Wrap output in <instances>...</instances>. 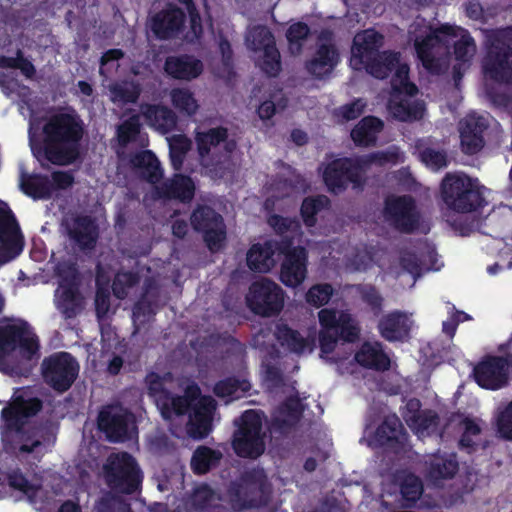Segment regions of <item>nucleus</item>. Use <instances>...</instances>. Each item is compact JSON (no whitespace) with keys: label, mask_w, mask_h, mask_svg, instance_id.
I'll return each instance as SVG.
<instances>
[{"label":"nucleus","mask_w":512,"mask_h":512,"mask_svg":"<svg viewBox=\"0 0 512 512\" xmlns=\"http://www.w3.org/2000/svg\"><path fill=\"white\" fill-rule=\"evenodd\" d=\"M43 408L40 398L30 387L16 388L0 413V435L7 451L32 453L42 442L39 429L31 419Z\"/></svg>","instance_id":"f257e3e1"},{"label":"nucleus","mask_w":512,"mask_h":512,"mask_svg":"<svg viewBox=\"0 0 512 512\" xmlns=\"http://www.w3.org/2000/svg\"><path fill=\"white\" fill-rule=\"evenodd\" d=\"M45 158L54 165H70L80 158L85 125L74 108L50 115L42 127Z\"/></svg>","instance_id":"f03ea898"},{"label":"nucleus","mask_w":512,"mask_h":512,"mask_svg":"<svg viewBox=\"0 0 512 512\" xmlns=\"http://www.w3.org/2000/svg\"><path fill=\"white\" fill-rule=\"evenodd\" d=\"M38 337L26 322L0 325V372L10 377L28 378L38 354Z\"/></svg>","instance_id":"7ed1b4c3"},{"label":"nucleus","mask_w":512,"mask_h":512,"mask_svg":"<svg viewBox=\"0 0 512 512\" xmlns=\"http://www.w3.org/2000/svg\"><path fill=\"white\" fill-rule=\"evenodd\" d=\"M426 34L421 42L418 41V58L423 66L431 73L440 74L448 67V38L458 37L455 42V55L458 60L469 61L476 53V45L470 34L452 26L443 25L440 28L426 27Z\"/></svg>","instance_id":"20e7f679"},{"label":"nucleus","mask_w":512,"mask_h":512,"mask_svg":"<svg viewBox=\"0 0 512 512\" xmlns=\"http://www.w3.org/2000/svg\"><path fill=\"white\" fill-rule=\"evenodd\" d=\"M384 37L374 29H366L357 33L351 48V66L356 70L364 69L376 79L384 80L396 71L400 63V53L380 51Z\"/></svg>","instance_id":"39448f33"},{"label":"nucleus","mask_w":512,"mask_h":512,"mask_svg":"<svg viewBox=\"0 0 512 512\" xmlns=\"http://www.w3.org/2000/svg\"><path fill=\"white\" fill-rule=\"evenodd\" d=\"M262 413L249 409L234 421L237 429L232 436V448L244 459H258L266 449V433L263 431Z\"/></svg>","instance_id":"423d86ee"},{"label":"nucleus","mask_w":512,"mask_h":512,"mask_svg":"<svg viewBox=\"0 0 512 512\" xmlns=\"http://www.w3.org/2000/svg\"><path fill=\"white\" fill-rule=\"evenodd\" d=\"M358 156L335 158L324 165L322 180L327 191L333 195L345 192L349 186L362 190L366 184V175Z\"/></svg>","instance_id":"0eeeda50"},{"label":"nucleus","mask_w":512,"mask_h":512,"mask_svg":"<svg viewBox=\"0 0 512 512\" xmlns=\"http://www.w3.org/2000/svg\"><path fill=\"white\" fill-rule=\"evenodd\" d=\"M442 198L448 208L468 213L482 201L476 182L464 173H448L441 184Z\"/></svg>","instance_id":"6e6552de"},{"label":"nucleus","mask_w":512,"mask_h":512,"mask_svg":"<svg viewBox=\"0 0 512 512\" xmlns=\"http://www.w3.org/2000/svg\"><path fill=\"white\" fill-rule=\"evenodd\" d=\"M104 470L108 486L117 493L131 495L141 487L142 471L128 452L111 455Z\"/></svg>","instance_id":"1a4fd4ad"},{"label":"nucleus","mask_w":512,"mask_h":512,"mask_svg":"<svg viewBox=\"0 0 512 512\" xmlns=\"http://www.w3.org/2000/svg\"><path fill=\"white\" fill-rule=\"evenodd\" d=\"M80 370L76 358L68 352H56L42 360L41 375L45 384L58 393L68 391Z\"/></svg>","instance_id":"9d476101"},{"label":"nucleus","mask_w":512,"mask_h":512,"mask_svg":"<svg viewBox=\"0 0 512 512\" xmlns=\"http://www.w3.org/2000/svg\"><path fill=\"white\" fill-rule=\"evenodd\" d=\"M407 64L398 66L391 77L388 109L393 118L400 121L416 120V103H409L408 96L416 95V84L409 80Z\"/></svg>","instance_id":"9b49d317"},{"label":"nucleus","mask_w":512,"mask_h":512,"mask_svg":"<svg viewBox=\"0 0 512 512\" xmlns=\"http://www.w3.org/2000/svg\"><path fill=\"white\" fill-rule=\"evenodd\" d=\"M486 78L497 82L512 79V29L499 32L483 63Z\"/></svg>","instance_id":"f8f14e48"},{"label":"nucleus","mask_w":512,"mask_h":512,"mask_svg":"<svg viewBox=\"0 0 512 512\" xmlns=\"http://www.w3.org/2000/svg\"><path fill=\"white\" fill-rule=\"evenodd\" d=\"M371 444L382 449L384 454L396 458L404 457L412 447L403 423L395 414L386 416L379 424L371 438Z\"/></svg>","instance_id":"ddd939ff"},{"label":"nucleus","mask_w":512,"mask_h":512,"mask_svg":"<svg viewBox=\"0 0 512 512\" xmlns=\"http://www.w3.org/2000/svg\"><path fill=\"white\" fill-rule=\"evenodd\" d=\"M284 291L275 282L262 279L251 284L247 296L249 308L257 315H278L284 307Z\"/></svg>","instance_id":"4468645a"},{"label":"nucleus","mask_w":512,"mask_h":512,"mask_svg":"<svg viewBox=\"0 0 512 512\" xmlns=\"http://www.w3.org/2000/svg\"><path fill=\"white\" fill-rule=\"evenodd\" d=\"M190 222L196 232L202 233L210 251H218L223 246L226 226L223 217L213 208L208 205H197L191 214Z\"/></svg>","instance_id":"2eb2a0df"},{"label":"nucleus","mask_w":512,"mask_h":512,"mask_svg":"<svg viewBox=\"0 0 512 512\" xmlns=\"http://www.w3.org/2000/svg\"><path fill=\"white\" fill-rule=\"evenodd\" d=\"M280 254L283 260L280 268V281L287 287L301 285L307 277L308 252L302 246H293L292 239L282 240Z\"/></svg>","instance_id":"dca6fc26"},{"label":"nucleus","mask_w":512,"mask_h":512,"mask_svg":"<svg viewBox=\"0 0 512 512\" xmlns=\"http://www.w3.org/2000/svg\"><path fill=\"white\" fill-rule=\"evenodd\" d=\"M383 216L395 229L410 233L416 229V200L407 195L385 198Z\"/></svg>","instance_id":"f3484780"},{"label":"nucleus","mask_w":512,"mask_h":512,"mask_svg":"<svg viewBox=\"0 0 512 512\" xmlns=\"http://www.w3.org/2000/svg\"><path fill=\"white\" fill-rule=\"evenodd\" d=\"M23 250V236L12 210L0 205V265L17 257Z\"/></svg>","instance_id":"a211bd4d"},{"label":"nucleus","mask_w":512,"mask_h":512,"mask_svg":"<svg viewBox=\"0 0 512 512\" xmlns=\"http://www.w3.org/2000/svg\"><path fill=\"white\" fill-rule=\"evenodd\" d=\"M133 415L118 405L104 407L98 415V429L111 442H123L129 438V426Z\"/></svg>","instance_id":"6ab92c4d"},{"label":"nucleus","mask_w":512,"mask_h":512,"mask_svg":"<svg viewBox=\"0 0 512 512\" xmlns=\"http://www.w3.org/2000/svg\"><path fill=\"white\" fill-rule=\"evenodd\" d=\"M185 21V12L175 4L169 3L151 17L150 29L158 40H170L182 32Z\"/></svg>","instance_id":"aec40b11"},{"label":"nucleus","mask_w":512,"mask_h":512,"mask_svg":"<svg viewBox=\"0 0 512 512\" xmlns=\"http://www.w3.org/2000/svg\"><path fill=\"white\" fill-rule=\"evenodd\" d=\"M195 183L185 174L174 173L170 178L160 181L153 188L154 198L163 201L190 203L195 197Z\"/></svg>","instance_id":"412c9836"},{"label":"nucleus","mask_w":512,"mask_h":512,"mask_svg":"<svg viewBox=\"0 0 512 512\" xmlns=\"http://www.w3.org/2000/svg\"><path fill=\"white\" fill-rule=\"evenodd\" d=\"M510 362L503 357H489L474 369L476 382L486 389H499L508 382Z\"/></svg>","instance_id":"4be33fe9"},{"label":"nucleus","mask_w":512,"mask_h":512,"mask_svg":"<svg viewBox=\"0 0 512 512\" xmlns=\"http://www.w3.org/2000/svg\"><path fill=\"white\" fill-rule=\"evenodd\" d=\"M215 410L216 402L212 397H202L194 403L187 422V433L191 438L202 440L209 435Z\"/></svg>","instance_id":"5701e85b"},{"label":"nucleus","mask_w":512,"mask_h":512,"mask_svg":"<svg viewBox=\"0 0 512 512\" xmlns=\"http://www.w3.org/2000/svg\"><path fill=\"white\" fill-rule=\"evenodd\" d=\"M340 61L339 52L333 43L317 45L314 55L305 62L306 71L315 79L330 75Z\"/></svg>","instance_id":"b1692460"},{"label":"nucleus","mask_w":512,"mask_h":512,"mask_svg":"<svg viewBox=\"0 0 512 512\" xmlns=\"http://www.w3.org/2000/svg\"><path fill=\"white\" fill-rule=\"evenodd\" d=\"M281 247L282 241L277 242L274 240L253 244L247 252L246 262L248 268L258 273L269 272L276 265L275 255L280 253Z\"/></svg>","instance_id":"393cba45"},{"label":"nucleus","mask_w":512,"mask_h":512,"mask_svg":"<svg viewBox=\"0 0 512 512\" xmlns=\"http://www.w3.org/2000/svg\"><path fill=\"white\" fill-rule=\"evenodd\" d=\"M165 73L173 79L192 80L203 71V64L193 56L183 54L168 56L164 62Z\"/></svg>","instance_id":"a878e982"},{"label":"nucleus","mask_w":512,"mask_h":512,"mask_svg":"<svg viewBox=\"0 0 512 512\" xmlns=\"http://www.w3.org/2000/svg\"><path fill=\"white\" fill-rule=\"evenodd\" d=\"M129 162L142 179L154 186L164 176L161 163L151 150H143L131 155Z\"/></svg>","instance_id":"bb28decb"},{"label":"nucleus","mask_w":512,"mask_h":512,"mask_svg":"<svg viewBox=\"0 0 512 512\" xmlns=\"http://www.w3.org/2000/svg\"><path fill=\"white\" fill-rule=\"evenodd\" d=\"M426 477L434 483L452 479L459 470V464L454 453H436L426 461Z\"/></svg>","instance_id":"cd10ccee"},{"label":"nucleus","mask_w":512,"mask_h":512,"mask_svg":"<svg viewBox=\"0 0 512 512\" xmlns=\"http://www.w3.org/2000/svg\"><path fill=\"white\" fill-rule=\"evenodd\" d=\"M354 358L360 366L375 371L384 372L391 366L390 358L380 342H364Z\"/></svg>","instance_id":"c85d7f7f"},{"label":"nucleus","mask_w":512,"mask_h":512,"mask_svg":"<svg viewBox=\"0 0 512 512\" xmlns=\"http://www.w3.org/2000/svg\"><path fill=\"white\" fill-rule=\"evenodd\" d=\"M378 331L386 341H403L410 332L409 319L400 311L390 312L379 320Z\"/></svg>","instance_id":"c756f323"},{"label":"nucleus","mask_w":512,"mask_h":512,"mask_svg":"<svg viewBox=\"0 0 512 512\" xmlns=\"http://www.w3.org/2000/svg\"><path fill=\"white\" fill-rule=\"evenodd\" d=\"M141 113L151 127L163 134L173 131L177 126V115L167 106L143 104L141 105Z\"/></svg>","instance_id":"7c9ffc66"},{"label":"nucleus","mask_w":512,"mask_h":512,"mask_svg":"<svg viewBox=\"0 0 512 512\" xmlns=\"http://www.w3.org/2000/svg\"><path fill=\"white\" fill-rule=\"evenodd\" d=\"M69 237L80 250H93L99 237L98 227L91 217L78 216L74 220V227L69 230Z\"/></svg>","instance_id":"2f4dec72"},{"label":"nucleus","mask_w":512,"mask_h":512,"mask_svg":"<svg viewBox=\"0 0 512 512\" xmlns=\"http://www.w3.org/2000/svg\"><path fill=\"white\" fill-rule=\"evenodd\" d=\"M384 122L376 116H365L351 130V138L357 146H375L378 134L383 130Z\"/></svg>","instance_id":"473e14b6"},{"label":"nucleus","mask_w":512,"mask_h":512,"mask_svg":"<svg viewBox=\"0 0 512 512\" xmlns=\"http://www.w3.org/2000/svg\"><path fill=\"white\" fill-rule=\"evenodd\" d=\"M274 335L280 345L286 347L290 352L302 354L306 350H313L314 339L309 340L303 337L299 331L292 329L285 323L276 325Z\"/></svg>","instance_id":"72a5a7b5"},{"label":"nucleus","mask_w":512,"mask_h":512,"mask_svg":"<svg viewBox=\"0 0 512 512\" xmlns=\"http://www.w3.org/2000/svg\"><path fill=\"white\" fill-rule=\"evenodd\" d=\"M320 324L319 345L322 354H331L340 340L334 329L335 309L323 308L318 312Z\"/></svg>","instance_id":"f704fd0d"},{"label":"nucleus","mask_w":512,"mask_h":512,"mask_svg":"<svg viewBox=\"0 0 512 512\" xmlns=\"http://www.w3.org/2000/svg\"><path fill=\"white\" fill-rule=\"evenodd\" d=\"M223 458L220 450L202 445L195 449L191 458V469L197 475L208 473L217 467Z\"/></svg>","instance_id":"c9c22d12"},{"label":"nucleus","mask_w":512,"mask_h":512,"mask_svg":"<svg viewBox=\"0 0 512 512\" xmlns=\"http://www.w3.org/2000/svg\"><path fill=\"white\" fill-rule=\"evenodd\" d=\"M228 493L232 508L235 510L240 511L257 505L259 489L256 485L235 483L229 488Z\"/></svg>","instance_id":"e433bc0d"},{"label":"nucleus","mask_w":512,"mask_h":512,"mask_svg":"<svg viewBox=\"0 0 512 512\" xmlns=\"http://www.w3.org/2000/svg\"><path fill=\"white\" fill-rule=\"evenodd\" d=\"M20 186L22 191L34 200L49 199L52 195L53 186L44 175H23Z\"/></svg>","instance_id":"4c0bfd02"},{"label":"nucleus","mask_w":512,"mask_h":512,"mask_svg":"<svg viewBox=\"0 0 512 512\" xmlns=\"http://www.w3.org/2000/svg\"><path fill=\"white\" fill-rule=\"evenodd\" d=\"M331 201L326 195L307 196L300 207V215L306 227L312 228L317 224V215L330 208Z\"/></svg>","instance_id":"58836bf2"},{"label":"nucleus","mask_w":512,"mask_h":512,"mask_svg":"<svg viewBox=\"0 0 512 512\" xmlns=\"http://www.w3.org/2000/svg\"><path fill=\"white\" fill-rule=\"evenodd\" d=\"M228 130L223 126L210 128L207 131H199L195 134V142L198 154L204 158L210 154L211 148L226 142Z\"/></svg>","instance_id":"ea45409f"},{"label":"nucleus","mask_w":512,"mask_h":512,"mask_svg":"<svg viewBox=\"0 0 512 512\" xmlns=\"http://www.w3.org/2000/svg\"><path fill=\"white\" fill-rule=\"evenodd\" d=\"M472 125L474 127L477 125L473 117L463 118L458 125L462 151L470 155L479 152L484 145L483 136H477L474 132L471 133L468 130Z\"/></svg>","instance_id":"a19ab883"},{"label":"nucleus","mask_w":512,"mask_h":512,"mask_svg":"<svg viewBox=\"0 0 512 512\" xmlns=\"http://www.w3.org/2000/svg\"><path fill=\"white\" fill-rule=\"evenodd\" d=\"M396 482L399 483V495L397 501L402 508L416 507V474L397 473Z\"/></svg>","instance_id":"79ce46f5"},{"label":"nucleus","mask_w":512,"mask_h":512,"mask_svg":"<svg viewBox=\"0 0 512 512\" xmlns=\"http://www.w3.org/2000/svg\"><path fill=\"white\" fill-rule=\"evenodd\" d=\"M193 405L183 395H173L171 392L164 401L160 400L158 406L164 419H171L173 415L183 416L189 414Z\"/></svg>","instance_id":"37998d69"},{"label":"nucleus","mask_w":512,"mask_h":512,"mask_svg":"<svg viewBox=\"0 0 512 512\" xmlns=\"http://www.w3.org/2000/svg\"><path fill=\"white\" fill-rule=\"evenodd\" d=\"M335 322L334 329L337 330L340 340L347 343H354L358 340L360 329L349 313L335 310Z\"/></svg>","instance_id":"c03bdc74"},{"label":"nucleus","mask_w":512,"mask_h":512,"mask_svg":"<svg viewBox=\"0 0 512 512\" xmlns=\"http://www.w3.org/2000/svg\"><path fill=\"white\" fill-rule=\"evenodd\" d=\"M58 276L62 280L61 298L64 302L73 303L77 298V289L74 287V281L78 271L75 264L65 263L57 269Z\"/></svg>","instance_id":"a18cd8bd"},{"label":"nucleus","mask_w":512,"mask_h":512,"mask_svg":"<svg viewBox=\"0 0 512 512\" xmlns=\"http://www.w3.org/2000/svg\"><path fill=\"white\" fill-rule=\"evenodd\" d=\"M418 277L421 272L439 270L441 263L436 254L435 245L428 239L418 241Z\"/></svg>","instance_id":"49530a36"},{"label":"nucleus","mask_w":512,"mask_h":512,"mask_svg":"<svg viewBox=\"0 0 512 512\" xmlns=\"http://www.w3.org/2000/svg\"><path fill=\"white\" fill-rule=\"evenodd\" d=\"M251 388V384L246 379H238L234 376L216 382L213 392L217 397H239L237 393H247Z\"/></svg>","instance_id":"de8ad7c7"},{"label":"nucleus","mask_w":512,"mask_h":512,"mask_svg":"<svg viewBox=\"0 0 512 512\" xmlns=\"http://www.w3.org/2000/svg\"><path fill=\"white\" fill-rule=\"evenodd\" d=\"M172 105L181 114L186 116H193L197 113L199 108L198 102L193 93L187 88H174L171 91Z\"/></svg>","instance_id":"09e8293b"},{"label":"nucleus","mask_w":512,"mask_h":512,"mask_svg":"<svg viewBox=\"0 0 512 512\" xmlns=\"http://www.w3.org/2000/svg\"><path fill=\"white\" fill-rule=\"evenodd\" d=\"M111 99L114 102L123 104H134L138 101L141 88L138 83L133 81L115 83L110 86Z\"/></svg>","instance_id":"8fccbe9b"},{"label":"nucleus","mask_w":512,"mask_h":512,"mask_svg":"<svg viewBox=\"0 0 512 512\" xmlns=\"http://www.w3.org/2000/svg\"><path fill=\"white\" fill-rule=\"evenodd\" d=\"M172 379L171 373H165L164 375H159L156 372H149L145 377V385L148 390V395L152 397L157 407L160 405V400L165 399L170 393V391L165 387V383L168 380Z\"/></svg>","instance_id":"3c124183"},{"label":"nucleus","mask_w":512,"mask_h":512,"mask_svg":"<svg viewBox=\"0 0 512 512\" xmlns=\"http://www.w3.org/2000/svg\"><path fill=\"white\" fill-rule=\"evenodd\" d=\"M141 276L137 271H119L112 282V291L116 298L124 300L128 296V290L140 283Z\"/></svg>","instance_id":"603ef678"},{"label":"nucleus","mask_w":512,"mask_h":512,"mask_svg":"<svg viewBox=\"0 0 512 512\" xmlns=\"http://www.w3.org/2000/svg\"><path fill=\"white\" fill-rule=\"evenodd\" d=\"M140 115L133 114L125 119L117 127V140L121 147H126L128 144L137 140L141 131Z\"/></svg>","instance_id":"864d4df0"},{"label":"nucleus","mask_w":512,"mask_h":512,"mask_svg":"<svg viewBox=\"0 0 512 512\" xmlns=\"http://www.w3.org/2000/svg\"><path fill=\"white\" fill-rule=\"evenodd\" d=\"M0 68L18 69L27 78L33 79L36 75L34 64L24 57L23 51L18 49L15 57L0 56Z\"/></svg>","instance_id":"5fc2aeb1"},{"label":"nucleus","mask_w":512,"mask_h":512,"mask_svg":"<svg viewBox=\"0 0 512 512\" xmlns=\"http://www.w3.org/2000/svg\"><path fill=\"white\" fill-rule=\"evenodd\" d=\"M191 148V141L185 135L173 136L169 143V157L174 170L179 171L186 154Z\"/></svg>","instance_id":"6e6d98bb"},{"label":"nucleus","mask_w":512,"mask_h":512,"mask_svg":"<svg viewBox=\"0 0 512 512\" xmlns=\"http://www.w3.org/2000/svg\"><path fill=\"white\" fill-rule=\"evenodd\" d=\"M215 500L214 490L206 483L196 486L189 496V504L194 511L203 512Z\"/></svg>","instance_id":"4d7b16f0"},{"label":"nucleus","mask_w":512,"mask_h":512,"mask_svg":"<svg viewBox=\"0 0 512 512\" xmlns=\"http://www.w3.org/2000/svg\"><path fill=\"white\" fill-rule=\"evenodd\" d=\"M356 291L361 300L369 306L374 316L378 317L383 311L384 302L378 289L371 284H359L356 286Z\"/></svg>","instance_id":"13d9d810"},{"label":"nucleus","mask_w":512,"mask_h":512,"mask_svg":"<svg viewBox=\"0 0 512 512\" xmlns=\"http://www.w3.org/2000/svg\"><path fill=\"white\" fill-rule=\"evenodd\" d=\"M334 293L330 283H319L312 285L305 295L306 302L316 308L326 305Z\"/></svg>","instance_id":"bf43d9fd"},{"label":"nucleus","mask_w":512,"mask_h":512,"mask_svg":"<svg viewBox=\"0 0 512 512\" xmlns=\"http://www.w3.org/2000/svg\"><path fill=\"white\" fill-rule=\"evenodd\" d=\"M458 429L462 433L459 440L460 447L470 452L476 443L474 438L480 434L481 429L479 425L472 419L463 418L458 423Z\"/></svg>","instance_id":"052dcab7"},{"label":"nucleus","mask_w":512,"mask_h":512,"mask_svg":"<svg viewBox=\"0 0 512 512\" xmlns=\"http://www.w3.org/2000/svg\"><path fill=\"white\" fill-rule=\"evenodd\" d=\"M261 69L269 77H276L281 71L280 53L275 46H270L263 51Z\"/></svg>","instance_id":"680f3d73"},{"label":"nucleus","mask_w":512,"mask_h":512,"mask_svg":"<svg viewBox=\"0 0 512 512\" xmlns=\"http://www.w3.org/2000/svg\"><path fill=\"white\" fill-rule=\"evenodd\" d=\"M439 432V417L431 411L425 410L418 414V437L430 436Z\"/></svg>","instance_id":"e2e57ef3"},{"label":"nucleus","mask_w":512,"mask_h":512,"mask_svg":"<svg viewBox=\"0 0 512 512\" xmlns=\"http://www.w3.org/2000/svg\"><path fill=\"white\" fill-rule=\"evenodd\" d=\"M251 46L254 51L265 50L275 46V39L272 32L265 26H257L250 32Z\"/></svg>","instance_id":"0e129e2a"},{"label":"nucleus","mask_w":512,"mask_h":512,"mask_svg":"<svg viewBox=\"0 0 512 512\" xmlns=\"http://www.w3.org/2000/svg\"><path fill=\"white\" fill-rule=\"evenodd\" d=\"M496 425L500 436L512 441V401L505 407L498 409Z\"/></svg>","instance_id":"69168bd1"},{"label":"nucleus","mask_w":512,"mask_h":512,"mask_svg":"<svg viewBox=\"0 0 512 512\" xmlns=\"http://www.w3.org/2000/svg\"><path fill=\"white\" fill-rule=\"evenodd\" d=\"M8 485L27 496H33L37 492V487L33 485L26 476L19 470H12L7 475Z\"/></svg>","instance_id":"338daca9"},{"label":"nucleus","mask_w":512,"mask_h":512,"mask_svg":"<svg viewBox=\"0 0 512 512\" xmlns=\"http://www.w3.org/2000/svg\"><path fill=\"white\" fill-rule=\"evenodd\" d=\"M309 34V26L305 22L298 21L289 26L286 32V38L291 46L296 45L297 49L300 50Z\"/></svg>","instance_id":"774afa93"}]
</instances>
